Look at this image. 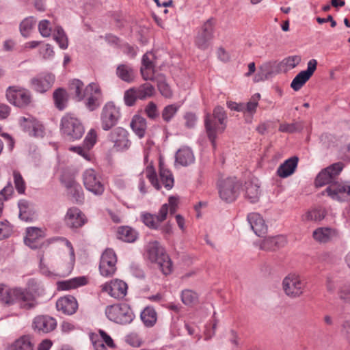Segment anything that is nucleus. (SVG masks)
Wrapping results in <instances>:
<instances>
[{
  "mask_svg": "<svg viewBox=\"0 0 350 350\" xmlns=\"http://www.w3.org/2000/svg\"><path fill=\"white\" fill-rule=\"evenodd\" d=\"M306 287V282L299 275L289 273L282 281V288L288 297L297 298L303 295Z\"/></svg>",
  "mask_w": 350,
  "mask_h": 350,
  "instance_id": "obj_6",
  "label": "nucleus"
},
{
  "mask_svg": "<svg viewBox=\"0 0 350 350\" xmlns=\"http://www.w3.org/2000/svg\"><path fill=\"white\" fill-rule=\"evenodd\" d=\"M146 252L149 260L156 263L163 274L167 275L171 273V260L159 242L150 241L146 245Z\"/></svg>",
  "mask_w": 350,
  "mask_h": 350,
  "instance_id": "obj_2",
  "label": "nucleus"
},
{
  "mask_svg": "<svg viewBox=\"0 0 350 350\" xmlns=\"http://www.w3.org/2000/svg\"><path fill=\"white\" fill-rule=\"evenodd\" d=\"M19 208V217L21 220L30 221L32 220L29 210V203L26 200H20L18 203Z\"/></svg>",
  "mask_w": 350,
  "mask_h": 350,
  "instance_id": "obj_54",
  "label": "nucleus"
},
{
  "mask_svg": "<svg viewBox=\"0 0 350 350\" xmlns=\"http://www.w3.org/2000/svg\"><path fill=\"white\" fill-rule=\"evenodd\" d=\"M226 118L227 116L224 109L220 106L215 107L212 115L208 113L205 115L204 126L206 133L213 148L216 147L217 135L224 132L226 129Z\"/></svg>",
  "mask_w": 350,
  "mask_h": 350,
  "instance_id": "obj_1",
  "label": "nucleus"
},
{
  "mask_svg": "<svg viewBox=\"0 0 350 350\" xmlns=\"http://www.w3.org/2000/svg\"><path fill=\"white\" fill-rule=\"evenodd\" d=\"M214 36V22L212 18L208 19L202 25L201 31L196 38V44L198 48L205 50L208 48Z\"/></svg>",
  "mask_w": 350,
  "mask_h": 350,
  "instance_id": "obj_14",
  "label": "nucleus"
},
{
  "mask_svg": "<svg viewBox=\"0 0 350 350\" xmlns=\"http://www.w3.org/2000/svg\"><path fill=\"white\" fill-rule=\"evenodd\" d=\"M317 61L312 59L307 64V69L299 72L293 79L291 87L294 91L299 90L310 79L317 69Z\"/></svg>",
  "mask_w": 350,
  "mask_h": 350,
  "instance_id": "obj_16",
  "label": "nucleus"
},
{
  "mask_svg": "<svg viewBox=\"0 0 350 350\" xmlns=\"http://www.w3.org/2000/svg\"><path fill=\"white\" fill-rule=\"evenodd\" d=\"M180 106L172 104L164 107L162 111V118L165 122H170L179 109Z\"/></svg>",
  "mask_w": 350,
  "mask_h": 350,
  "instance_id": "obj_53",
  "label": "nucleus"
},
{
  "mask_svg": "<svg viewBox=\"0 0 350 350\" xmlns=\"http://www.w3.org/2000/svg\"><path fill=\"white\" fill-rule=\"evenodd\" d=\"M36 23L33 17H27L20 23L19 29L22 36L27 38L29 36L31 30Z\"/></svg>",
  "mask_w": 350,
  "mask_h": 350,
  "instance_id": "obj_46",
  "label": "nucleus"
},
{
  "mask_svg": "<svg viewBox=\"0 0 350 350\" xmlns=\"http://www.w3.org/2000/svg\"><path fill=\"white\" fill-rule=\"evenodd\" d=\"M117 257L112 249H106L101 255L99 271L105 277L113 275L116 271Z\"/></svg>",
  "mask_w": 350,
  "mask_h": 350,
  "instance_id": "obj_13",
  "label": "nucleus"
},
{
  "mask_svg": "<svg viewBox=\"0 0 350 350\" xmlns=\"http://www.w3.org/2000/svg\"><path fill=\"white\" fill-rule=\"evenodd\" d=\"M301 58L299 55H291L283 59L280 66L285 70H290L295 68L301 62Z\"/></svg>",
  "mask_w": 350,
  "mask_h": 350,
  "instance_id": "obj_50",
  "label": "nucleus"
},
{
  "mask_svg": "<svg viewBox=\"0 0 350 350\" xmlns=\"http://www.w3.org/2000/svg\"><path fill=\"white\" fill-rule=\"evenodd\" d=\"M139 99L135 87L126 90L124 94V101L126 106L131 107Z\"/></svg>",
  "mask_w": 350,
  "mask_h": 350,
  "instance_id": "obj_55",
  "label": "nucleus"
},
{
  "mask_svg": "<svg viewBox=\"0 0 350 350\" xmlns=\"http://www.w3.org/2000/svg\"><path fill=\"white\" fill-rule=\"evenodd\" d=\"M141 219L143 223L150 228L158 229L160 226V223L156 218V215H152L148 213H143L141 215Z\"/></svg>",
  "mask_w": 350,
  "mask_h": 350,
  "instance_id": "obj_52",
  "label": "nucleus"
},
{
  "mask_svg": "<svg viewBox=\"0 0 350 350\" xmlns=\"http://www.w3.org/2000/svg\"><path fill=\"white\" fill-rule=\"evenodd\" d=\"M275 63L276 62L270 61L262 64L259 68L261 74L259 73L255 76L254 81L265 80L271 76Z\"/></svg>",
  "mask_w": 350,
  "mask_h": 350,
  "instance_id": "obj_41",
  "label": "nucleus"
},
{
  "mask_svg": "<svg viewBox=\"0 0 350 350\" xmlns=\"http://www.w3.org/2000/svg\"><path fill=\"white\" fill-rule=\"evenodd\" d=\"M60 130L64 137L70 141L81 139L85 133V128L81 121L71 113H67L62 116Z\"/></svg>",
  "mask_w": 350,
  "mask_h": 350,
  "instance_id": "obj_3",
  "label": "nucleus"
},
{
  "mask_svg": "<svg viewBox=\"0 0 350 350\" xmlns=\"http://www.w3.org/2000/svg\"><path fill=\"white\" fill-rule=\"evenodd\" d=\"M88 283V278L86 276H79L68 280L59 282L58 288L62 291L75 289L86 285Z\"/></svg>",
  "mask_w": 350,
  "mask_h": 350,
  "instance_id": "obj_31",
  "label": "nucleus"
},
{
  "mask_svg": "<svg viewBox=\"0 0 350 350\" xmlns=\"http://www.w3.org/2000/svg\"><path fill=\"white\" fill-rule=\"evenodd\" d=\"M116 74L122 81L131 83L135 79V71L133 68L128 64H120L117 67Z\"/></svg>",
  "mask_w": 350,
  "mask_h": 350,
  "instance_id": "obj_36",
  "label": "nucleus"
},
{
  "mask_svg": "<svg viewBox=\"0 0 350 350\" xmlns=\"http://www.w3.org/2000/svg\"><path fill=\"white\" fill-rule=\"evenodd\" d=\"M31 129L29 130V135L34 137H42L44 134V128L42 124L37 120L30 122Z\"/></svg>",
  "mask_w": 350,
  "mask_h": 350,
  "instance_id": "obj_57",
  "label": "nucleus"
},
{
  "mask_svg": "<svg viewBox=\"0 0 350 350\" xmlns=\"http://www.w3.org/2000/svg\"><path fill=\"white\" fill-rule=\"evenodd\" d=\"M53 97L55 105L58 109L63 110L66 108L68 102V94L64 89L58 88L55 90Z\"/></svg>",
  "mask_w": 350,
  "mask_h": 350,
  "instance_id": "obj_38",
  "label": "nucleus"
},
{
  "mask_svg": "<svg viewBox=\"0 0 350 350\" xmlns=\"http://www.w3.org/2000/svg\"><path fill=\"white\" fill-rule=\"evenodd\" d=\"M61 182L67 189L68 191L77 185L79 183L75 180V178L73 175L64 173L61 176Z\"/></svg>",
  "mask_w": 350,
  "mask_h": 350,
  "instance_id": "obj_58",
  "label": "nucleus"
},
{
  "mask_svg": "<svg viewBox=\"0 0 350 350\" xmlns=\"http://www.w3.org/2000/svg\"><path fill=\"white\" fill-rule=\"evenodd\" d=\"M90 339L94 350H107L103 340H100V336L96 333H90Z\"/></svg>",
  "mask_w": 350,
  "mask_h": 350,
  "instance_id": "obj_62",
  "label": "nucleus"
},
{
  "mask_svg": "<svg viewBox=\"0 0 350 350\" xmlns=\"http://www.w3.org/2000/svg\"><path fill=\"white\" fill-rule=\"evenodd\" d=\"M42 237L43 231L40 228L29 227L26 230V237L24 239V242L30 248L36 249L40 245L39 239Z\"/></svg>",
  "mask_w": 350,
  "mask_h": 350,
  "instance_id": "obj_26",
  "label": "nucleus"
},
{
  "mask_svg": "<svg viewBox=\"0 0 350 350\" xmlns=\"http://www.w3.org/2000/svg\"><path fill=\"white\" fill-rule=\"evenodd\" d=\"M195 161V157L192 150L187 147L184 146L180 148L176 154V162L182 166H188L193 163Z\"/></svg>",
  "mask_w": 350,
  "mask_h": 350,
  "instance_id": "obj_32",
  "label": "nucleus"
},
{
  "mask_svg": "<svg viewBox=\"0 0 350 350\" xmlns=\"http://www.w3.org/2000/svg\"><path fill=\"white\" fill-rule=\"evenodd\" d=\"M9 350H33V345L27 336H23L10 345Z\"/></svg>",
  "mask_w": 350,
  "mask_h": 350,
  "instance_id": "obj_42",
  "label": "nucleus"
},
{
  "mask_svg": "<svg viewBox=\"0 0 350 350\" xmlns=\"http://www.w3.org/2000/svg\"><path fill=\"white\" fill-rule=\"evenodd\" d=\"M137 232L129 226H121L118 230V239L124 242H135L137 239Z\"/></svg>",
  "mask_w": 350,
  "mask_h": 350,
  "instance_id": "obj_37",
  "label": "nucleus"
},
{
  "mask_svg": "<svg viewBox=\"0 0 350 350\" xmlns=\"http://www.w3.org/2000/svg\"><path fill=\"white\" fill-rule=\"evenodd\" d=\"M14 303L23 309H32L38 304L34 295L27 289L14 288Z\"/></svg>",
  "mask_w": 350,
  "mask_h": 350,
  "instance_id": "obj_19",
  "label": "nucleus"
},
{
  "mask_svg": "<svg viewBox=\"0 0 350 350\" xmlns=\"http://www.w3.org/2000/svg\"><path fill=\"white\" fill-rule=\"evenodd\" d=\"M185 120V126L187 129H193L196 125L198 118L194 113L187 112L183 116Z\"/></svg>",
  "mask_w": 350,
  "mask_h": 350,
  "instance_id": "obj_63",
  "label": "nucleus"
},
{
  "mask_svg": "<svg viewBox=\"0 0 350 350\" xmlns=\"http://www.w3.org/2000/svg\"><path fill=\"white\" fill-rule=\"evenodd\" d=\"M140 318L146 327H152L157 323V313L153 307L147 306L141 312Z\"/></svg>",
  "mask_w": 350,
  "mask_h": 350,
  "instance_id": "obj_35",
  "label": "nucleus"
},
{
  "mask_svg": "<svg viewBox=\"0 0 350 350\" xmlns=\"http://www.w3.org/2000/svg\"><path fill=\"white\" fill-rule=\"evenodd\" d=\"M178 199L176 197L171 196L169 198L168 203H165L161 206L156 218L161 224L165 221L167 218V214L170 212V214H174L177 210Z\"/></svg>",
  "mask_w": 350,
  "mask_h": 350,
  "instance_id": "obj_29",
  "label": "nucleus"
},
{
  "mask_svg": "<svg viewBox=\"0 0 350 350\" xmlns=\"http://www.w3.org/2000/svg\"><path fill=\"white\" fill-rule=\"evenodd\" d=\"M53 39L59 44L62 49H66L68 46V40L66 33L61 27H56L53 33Z\"/></svg>",
  "mask_w": 350,
  "mask_h": 350,
  "instance_id": "obj_43",
  "label": "nucleus"
},
{
  "mask_svg": "<svg viewBox=\"0 0 350 350\" xmlns=\"http://www.w3.org/2000/svg\"><path fill=\"white\" fill-rule=\"evenodd\" d=\"M286 243V238L282 235H278L275 237H269L263 239L260 247L261 250L271 251L282 247Z\"/></svg>",
  "mask_w": 350,
  "mask_h": 350,
  "instance_id": "obj_28",
  "label": "nucleus"
},
{
  "mask_svg": "<svg viewBox=\"0 0 350 350\" xmlns=\"http://www.w3.org/2000/svg\"><path fill=\"white\" fill-rule=\"evenodd\" d=\"M6 98L12 105L23 107L31 103V94L27 89L18 86H10L6 90Z\"/></svg>",
  "mask_w": 350,
  "mask_h": 350,
  "instance_id": "obj_12",
  "label": "nucleus"
},
{
  "mask_svg": "<svg viewBox=\"0 0 350 350\" xmlns=\"http://www.w3.org/2000/svg\"><path fill=\"white\" fill-rule=\"evenodd\" d=\"M324 193L334 200L349 202L350 201V183L336 181L327 186L323 191Z\"/></svg>",
  "mask_w": 350,
  "mask_h": 350,
  "instance_id": "obj_11",
  "label": "nucleus"
},
{
  "mask_svg": "<svg viewBox=\"0 0 350 350\" xmlns=\"http://www.w3.org/2000/svg\"><path fill=\"white\" fill-rule=\"evenodd\" d=\"M12 231V226L7 220L0 222V240L8 238Z\"/></svg>",
  "mask_w": 350,
  "mask_h": 350,
  "instance_id": "obj_60",
  "label": "nucleus"
},
{
  "mask_svg": "<svg viewBox=\"0 0 350 350\" xmlns=\"http://www.w3.org/2000/svg\"><path fill=\"white\" fill-rule=\"evenodd\" d=\"M120 118V108L113 102L107 103L103 107L100 114L101 127L109 131L117 124Z\"/></svg>",
  "mask_w": 350,
  "mask_h": 350,
  "instance_id": "obj_8",
  "label": "nucleus"
},
{
  "mask_svg": "<svg viewBox=\"0 0 350 350\" xmlns=\"http://www.w3.org/2000/svg\"><path fill=\"white\" fill-rule=\"evenodd\" d=\"M103 292L108 293L111 297L117 299H123L127 293L128 286L126 282L115 279L101 286Z\"/></svg>",
  "mask_w": 350,
  "mask_h": 350,
  "instance_id": "obj_15",
  "label": "nucleus"
},
{
  "mask_svg": "<svg viewBox=\"0 0 350 350\" xmlns=\"http://www.w3.org/2000/svg\"><path fill=\"white\" fill-rule=\"evenodd\" d=\"M57 325L54 318L49 316H38L35 317L33 322L34 329L39 332L48 333L53 331Z\"/></svg>",
  "mask_w": 350,
  "mask_h": 350,
  "instance_id": "obj_23",
  "label": "nucleus"
},
{
  "mask_svg": "<svg viewBox=\"0 0 350 350\" xmlns=\"http://www.w3.org/2000/svg\"><path fill=\"white\" fill-rule=\"evenodd\" d=\"M12 193L13 187L11 183H8V185L0 191V217L2 216L3 214V201L8 200L9 197L12 196Z\"/></svg>",
  "mask_w": 350,
  "mask_h": 350,
  "instance_id": "obj_56",
  "label": "nucleus"
},
{
  "mask_svg": "<svg viewBox=\"0 0 350 350\" xmlns=\"http://www.w3.org/2000/svg\"><path fill=\"white\" fill-rule=\"evenodd\" d=\"M131 127L139 138H143L147 129L146 120L139 115H135L131 122Z\"/></svg>",
  "mask_w": 350,
  "mask_h": 350,
  "instance_id": "obj_33",
  "label": "nucleus"
},
{
  "mask_svg": "<svg viewBox=\"0 0 350 350\" xmlns=\"http://www.w3.org/2000/svg\"><path fill=\"white\" fill-rule=\"evenodd\" d=\"M325 217V212L321 209H312L306 212L302 215V220L304 221H319Z\"/></svg>",
  "mask_w": 350,
  "mask_h": 350,
  "instance_id": "obj_51",
  "label": "nucleus"
},
{
  "mask_svg": "<svg viewBox=\"0 0 350 350\" xmlns=\"http://www.w3.org/2000/svg\"><path fill=\"white\" fill-rule=\"evenodd\" d=\"M312 236L319 243H327L338 237V232L334 228L321 227L313 232Z\"/></svg>",
  "mask_w": 350,
  "mask_h": 350,
  "instance_id": "obj_30",
  "label": "nucleus"
},
{
  "mask_svg": "<svg viewBox=\"0 0 350 350\" xmlns=\"http://www.w3.org/2000/svg\"><path fill=\"white\" fill-rule=\"evenodd\" d=\"M126 342L131 346L138 347L142 344V339L137 333H131L126 336Z\"/></svg>",
  "mask_w": 350,
  "mask_h": 350,
  "instance_id": "obj_64",
  "label": "nucleus"
},
{
  "mask_svg": "<svg viewBox=\"0 0 350 350\" xmlns=\"http://www.w3.org/2000/svg\"><path fill=\"white\" fill-rule=\"evenodd\" d=\"M85 189L95 196H101L105 191L101 176L93 169L86 170L83 174Z\"/></svg>",
  "mask_w": 350,
  "mask_h": 350,
  "instance_id": "obj_10",
  "label": "nucleus"
},
{
  "mask_svg": "<svg viewBox=\"0 0 350 350\" xmlns=\"http://www.w3.org/2000/svg\"><path fill=\"white\" fill-rule=\"evenodd\" d=\"M13 176L16 189L19 193H24L26 187L21 174L18 172L14 171Z\"/></svg>",
  "mask_w": 350,
  "mask_h": 350,
  "instance_id": "obj_59",
  "label": "nucleus"
},
{
  "mask_svg": "<svg viewBox=\"0 0 350 350\" xmlns=\"http://www.w3.org/2000/svg\"><path fill=\"white\" fill-rule=\"evenodd\" d=\"M337 295L338 299L343 303L350 304V282H346L339 285Z\"/></svg>",
  "mask_w": 350,
  "mask_h": 350,
  "instance_id": "obj_45",
  "label": "nucleus"
},
{
  "mask_svg": "<svg viewBox=\"0 0 350 350\" xmlns=\"http://www.w3.org/2000/svg\"><path fill=\"white\" fill-rule=\"evenodd\" d=\"M59 239L61 240L69 250L70 260L69 262H68L65 274L68 275L72 272L75 262V254L74 248L72 247V243L67 239L61 237L59 238Z\"/></svg>",
  "mask_w": 350,
  "mask_h": 350,
  "instance_id": "obj_48",
  "label": "nucleus"
},
{
  "mask_svg": "<svg viewBox=\"0 0 350 350\" xmlns=\"http://www.w3.org/2000/svg\"><path fill=\"white\" fill-rule=\"evenodd\" d=\"M297 163L298 158L297 157H292L286 159L278 167L276 171L277 175L282 178L290 176L295 172Z\"/></svg>",
  "mask_w": 350,
  "mask_h": 350,
  "instance_id": "obj_27",
  "label": "nucleus"
},
{
  "mask_svg": "<svg viewBox=\"0 0 350 350\" xmlns=\"http://www.w3.org/2000/svg\"><path fill=\"white\" fill-rule=\"evenodd\" d=\"M343 167V163L338 162L322 170L316 177V186L318 187H321L326 185L329 186L331 184L336 183V177L342 170Z\"/></svg>",
  "mask_w": 350,
  "mask_h": 350,
  "instance_id": "obj_9",
  "label": "nucleus"
},
{
  "mask_svg": "<svg viewBox=\"0 0 350 350\" xmlns=\"http://www.w3.org/2000/svg\"><path fill=\"white\" fill-rule=\"evenodd\" d=\"M55 79V75L51 73L40 74L31 79V88L36 92L44 93L52 87Z\"/></svg>",
  "mask_w": 350,
  "mask_h": 350,
  "instance_id": "obj_18",
  "label": "nucleus"
},
{
  "mask_svg": "<svg viewBox=\"0 0 350 350\" xmlns=\"http://www.w3.org/2000/svg\"><path fill=\"white\" fill-rule=\"evenodd\" d=\"M241 183L236 177H229L221 180L218 183L219 193L221 200L232 202L238 197Z\"/></svg>",
  "mask_w": 350,
  "mask_h": 350,
  "instance_id": "obj_7",
  "label": "nucleus"
},
{
  "mask_svg": "<svg viewBox=\"0 0 350 350\" xmlns=\"http://www.w3.org/2000/svg\"><path fill=\"white\" fill-rule=\"evenodd\" d=\"M56 308L58 311H61L65 314L71 315L76 312L78 304L74 297L65 296L57 301Z\"/></svg>",
  "mask_w": 350,
  "mask_h": 350,
  "instance_id": "obj_25",
  "label": "nucleus"
},
{
  "mask_svg": "<svg viewBox=\"0 0 350 350\" xmlns=\"http://www.w3.org/2000/svg\"><path fill=\"white\" fill-rule=\"evenodd\" d=\"M105 313L109 321L120 325L129 324L135 318L132 309L126 304L107 306Z\"/></svg>",
  "mask_w": 350,
  "mask_h": 350,
  "instance_id": "obj_4",
  "label": "nucleus"
},
{
  "mask_svg": "<svg viewBox=\"0 0 350 350\" xmlns=\"http://www.w3.org/2000/svg\"><path fill=\"white\" fill-rule=\"evenodd\" d=\"M154 55L151 51L146 53L142 57L140 71L143 79L146 81H154Z\"/></svg>",
  "mask_w": 350,
  "mask_h": 350,
  "instance_id": "obj_22",
  "label": "nucleus"
},
{
  "mask_svg": "<svg viewBox=\"0 0 350 350\" xmlns=\"http://www.w3.org/2000/svg\"><path fill=\"white\" fill-rule=\"evenodd\" d=\"M14 289H11L8 286L0 284V302L3 304L10 306L14 304Z\"/></svg>",
  "mask_w": 350,
  "mask_h": 350,
  "instance_id": "obj_39",
  "label": "nucleus"
},
{
  "mask_svg": "<svg viewBox=\"0 0 350 350\" xmlns=\"http://www.w3.org/2000/svg\"><path fill=\"white\" fill-rule=\"evenodd\" d=\"M146 175L152 185L157 190H159L161 188V185L159 181L167 190H170L174 186V180L172 172L161 164H160L159 166V180L152 166H148L146 167Z\"/></svg>",
  "mask_w": 350,
  "mask_h": 350,
  "instance_id": "obj_5",
  "label": "nucleus"
},
{
  "mask_svg": "<svg viewBox=\"0 0 350 350\" xmlns=\"http://www.w3.org/2000/svg\"><path fill=\"white\" fill-rule=\"evenodd\" d=\"M245 187L246 198L252 203L258 202L260 194V185L258 181L247 182Z\"/></svg>",
  "mask_w": 350,
  "mask_h": 350,
  "instance_id": "obj_34",
  "label": "nucleus"
},
{
  "mask_svg": "<svg viewBox=\"0 0 350 350\" xmlns=\"http://www.w3.org/2000/svg\"><path fill=\"white\" fill-rule=\"evenodd\" d=\"M68 193L72 196L77 202L81 204L84 201L83 190L80 184H78L70 189Z\"/></svg>",
  "mask_w": 350,
  "mask_h": 350,
  "instance_id": "obj_61",
  "label": "nucleus"
},
{
  "mask_svg": "<svg viewBox=\"0 0 350 350\" xmlns=\"http://www.w3.org/2000/svg\"><path fill=\"white\" fill-rule=\"evenodd\" d=\"M180 297L182 302L188 306L196 304L198 301V294L190 289L183 290Z\"/></svg>",
  "mask_w": 350,
  "mask_h": 350,
  "instance_id": "obj_47",
  "label": "nucleus"
},
{
  "mask_svg": "<svg viewBox=\"0 0 350 350\" xmlns=\"http://www.w3.org/2000/svg\"><path fill=\"white\" fill-rule=\"evenodd\" d=\"M139 100H144L153 96L154 88L149 83H145L138 87H135Z\"/></svg>",
  "mask_w": 350,
  "mask_h": 350,
  "instance_id": "obj_44",
  "label": "nucleus"
},
{
  "mask_svg": "<svg viewBox=\"0 0 350 350\" xmlns=\"http://www.w3.org/2000/svg\"><path fill=\"white\" fill-rule=\"evenodd\" d=\"M70 90L72 91L77 100H82L85 96V90L83 91V83L79 79H73L70 83Z\"/></svg>",
  "mask_w": 350,
  "mask_h": 350,
  "instance_id": "obj_49",
  "label": "nucleus"
},
{
  "mask_svg": "<svg viewBox=\"0 0 350 350\" xmlns=\"http://www.w3.org/2000/svg\"><path fill=\"white\" fill-rule=\"evenodd\" d=\"M128 135L129 133L126 129L118 127L111 132L109 139L113 144V148L117 151H125L131 146Z\"/></svg>",
  "mask_w": 350,
  "mask_h": 350,
  "instance_id": "obj_17",
  "label": "nucleus"
},
{
  "mask_svg": "<svg viewBox=\"0 0 350 350\" xmlns=\"http://www.w3.org/2000/svg\"><path fill=\"white\" fill-rule=\"evenodd\" d=\"M154 80L157 83V88L161 94L166 98H171L173 96V92L166 82L165 77L163 75H159L154 77Z\"/></svg>",
  "mask_w": 350,
  "mask_h": 350,
  "instance_id": "obj_40",
  "label": "nucleus"
},
{
  "mask_svg": "<svg viewBox=\"0 0 350 350\" xmlns=\"http://www.w3.org/2000/svg\"><path fill=\"white\" fill-rule=\"evenodd\" d=\"M247 220L254 231L258 237H262L267 231V226L261 215L257 213H251L247 215Z\"/></svg>",
  "mask_w": 350,
  "mask_h": 350,
  "instance_id": "obj_24",
  "label": "nucleus"
},
{
  "mask_svg": "<svg viewBox=\"0 0 350 350\" xmlns=\"http://www.w3.org/2000/svg\"><path fill=\"white\" fill-rule=\"evenodd\" d=\"M85 96L88 98L85 106L90 111H94L100 105L101 91L98 84L90 83L85 89Z\"/></svg>",
  "mask_w": 350,
  "mask_h": 350,
  "instance_id": "obj_20",
  "label": "nucleus"
},
{
  "mask_svg": "<svg viewBox=\"0 0 350 350\" xmlns=\"http://www.w3.org/2000/svg\"><path fill=\"white\" fill-rule=\"evenodd\" d=\"M64 220L67 226L70 228H81L86 222L85 215L77 207H71L68 209Z\"/></svg>",
  "mask_w": 350,
  "mask_h": 350,
  "instance_id": "obj_21",
  "label": "nucleus"
}]
</instances>
